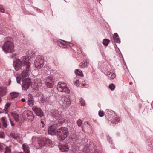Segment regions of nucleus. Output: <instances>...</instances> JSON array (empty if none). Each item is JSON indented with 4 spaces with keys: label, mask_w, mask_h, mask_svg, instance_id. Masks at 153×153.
Instances as JSON below:
<instances>
[{
    "label": "nucleus",
    "mask_w": 153,
    "mask_h": 153,
    "mask_svg": "<svg viewBox=\"0 0 153 153\" xmlns=\"http://www.w3.org/2000/svg\"><path fill=\"white\" fill-rule=\"evenodd\" d=\"M80 102L81 106H85V101L83 100V99L81 98L80 99Z\"/></svg>",
    "instance_id": "c85d7f7f"
},
{
    "label": "nucleus",
    "mask_w": 153,
    "mask_h": 153,
    "mask_svg": "<svg viewBox=\"0 0 153 153\" xmlns=\"http://www.w3.org/2000/svg\"><path fill=\"white\" fill-rule=\"evenodd\" d=\"M87 62H82L80 63L79 65V68H84L87 67Z\"/></svg>",
    "instance_id": "4be33fe9"
},
{
    "label": "nucleus",
    "mask_w": 153,
    "mask_h": 153,
    "mask_svg": "<svg viewBox=\"0 0 153 153\" xmlns=\"http://www.w3.org/2000/svg\"><path fill=\"white\" fill-rule=\"evenodd\" d=\"M105 74L106 75L108 76V78L110 79H114L116 76L114 73L109 71L106 72Z\"/></svg>",
    "instance_id": "4468645a"
},
{
    "label": "nucleus",
    "mask_w": 153,
    "mask_h": 153,
    "mask_svg": "<svg viewBox=\"0 0 153 153\" xmlns=\"http://www.w3.org/2000/svg\"><path fill=\"white\" fill-rule=\"evenodd\" d=\"M9 83H10L11 82V80H10V79H9Z\"/></svg>",
    "instance_id": "603ef678"
},
{
    "label": "nucleus",
    "mask_w": 153,
    "mask_h": 153,
    "mask_svg": "<svg viewBox=\"0 0 153 153\" xmlns=\"http://www.w3.org/2000/svg\"><path fill=\"white\" fill-rule=\"evenodd\" d=\"M60 123L58 122V123H56V124H54V125H56V127H57V128L59 127V126L60 125Z\"/></svg>",
    "instance_id": "a18cd8bd"
},
{
    "label": "nucleus",
    "mask_w": 153,
    "mask_h": 153,
    "mask_svg": "<svg viewBox=\"0 0 153 153\" xmlns=\"http://www.w3.org/2000/svg\"><path fill=\"white\" fill-rule=\"evenodd\" d=\"M2 47V50L6 53H12L14 51L13 43L10 41H6Z\"/></svg>",
    "instance_id": "7ed1b4c3"
},
{
    "label": "nucleus",
    "mask_w": 153,
    "mask_h": 153,
    "mask_svg": "<svg viewBox=\"0 0 153 153\" xmlns=\"http://www.w3.org/2000/svg\"><path fill=\"white\" fill-rule=\"evenodd\" d=\"M77 123L79 126H80L82 124L81 120L80 119H78L77 121Z\"/></svg>",
    "instance_id": "473e14b6"
},
{
    "label": "nucleus",
    "mask_w": 153,
    "mask_h": 153,
    "mask_svg": "<svg viewBox=\"0 0 153 153\" xmlns=\"http://www.w3.org/2000/svg\"><path fill=\"white\" fill-rule=\"evenodd\" d=\"M63 41V42H64V41ZM59 43H60L61 44H62L63 45H65V44H66V43H65H65H63L62 42H59Z\"/></svg>",
    "instance_id": "09e8293b"
},
{
    "label": "nucleus",
    "mask_w": 153,
    "mask_h": 153,
    "mask_svg": "<svg viewBox=\"0 0 153 153\" xmlns=\"http://www.w3.org/2000/svg\"><path fill=\"white\" fill-rule=\"evenodd\" d=\"M52 114L54 117L56 119H59L61 117L60 112L57 110L54 111L52 112Z\"/></svg>",
    "instance_id": "2eb2a0df"
},
{
    "label": "nucleus",
    "mask_w": 153,
    "mask_h": 153,
    "mask_svg": "<svg viewBox=\"0 0 153 153\" xmlns=\"http://www.w3.org/2000/svg\"><path fill=\"white\" fill-rule=\"evenodd\" d=\"M57 88L59 91L68 93L70 92L69 89L68 88L66 84L62 82L58 83L57 85Z\"/></svg>",
    "instance_id": "39448f33"
},
{
    "label": "nucleus",
    "mask_w": 153,
    "mask_h": 153,
    "mask_svg": "<svg viewBox=\"0 0 153 153\" xmlns=\"http://www.w3.org/2000/svg\"><path fill=\"white\" fill-rule=\"evenodd\" d=\"M120 120L119 118L117 117L116 116H114L113 117L112 122L116 123L119 122Z\"/></svg>",
    "instance_id": "5701e85b"
},
{
    "label": "nucleus",
    "mask_w": 153,
    "mask_h": 153,
    "mask_svg": "<svg viewBox=\"0 0 153 153\" xmlns=\"http://www.w3.org/2000/svg\"><path fill=\"white\" fill-rule=\"evenodd\" d=\"M1 144H2L1 143H0V146L1 145Z\"/></svg>",
    "instance_id": "5fc2aeb1"
},
{
    "label": "nucleus",
    "mask_w": 153,
    "mask_h": 153,
    "mask_svg": "<svg viewBox=\"0 0 153 153\" xmlns=\"http://www.w3.org/2000/svg\"><path fill=\"white\" fill-rule=\"evenodd\" d=\"M24 82L22 86L23 89L24 90H27L29 88L30 85V83L27 82H25V84H24Z\"/></svg>",
    "instance_id": "412c9836"
},
{
    "label": "nucleus",
    "mask_w": 153,
    "mask_h": 153,
    "mask_svg": "<svg viewBox=\"0 0 153 153\" xmlns=\"http://www.w3.org/2000/svg\"><path fill=\"white\" fill-rule=\"evenodd\" d=\"M0 128H1V124L0 123Z\"/></svg>",
    "instance_id": "4d7b16f0"
},
{
    "label": "nucleus",
    "mask_w": 153,
    "mask_h": 153,
    "mask_svg": "<svg viewBox=\"0 0 153 153\" xmlns=\"http://www.w3.org/2000/svg\"><path fill=\"white\" fill-rule=\"evenodd\" d=\"M45 138L43 137L40 139L38 142V144L40 147L42 148L45 145Z\"/></svg>",
    "instance_id": "dca6fc26"
},
{
    "label": "nucleus",
    "mask_w": 153,
    "mask_h": 153,
    "mask_svg": "<svg viewBox=\"0 0 153 153\" xmlns=\"http://www.w3.org/2000/svg\"><path fill=\"white\" fill-rule=\"evenodd\" d=\"M99 115L100 117H102L104 115V113L103 111H99Z\"/></svg>",
    "instance_id": "e433bc0d"
},
{
    "label": "nucleus",
    "mask_w": 153,
    "mask_h": 153,
    "mask_svg": "<svg viewBox=\"0 0 153 153\" xmlns=\"http://www.w3.org/2000/svg\"><path fill=\"white\" fill-rule=\"evenodd\" d=\"M11 125L12 126H15L14 124L13 123L10 118L9 119Z\"/></svg>",
    "instance_id": "c03bdc74"
},
{
    "label": "nucleus",
    "mask_w": 153,
    "mask_h": 153,
    "mask_svg": "<svg viewBox=\"0 0 153 153\" xmlns=\"http://www.w3.org/2000/svg\"><path fill=\"white\" fill-rule=\"evenodd\" d=\"M64 41V42H65L66 43H69V44L68 45H69L70 47H72L74 45V44H72V43L68 42H65V41Z\"/></svg>",
    "instance_id": "79ce46f5"
},
{
    "label": "nucleus",
    "mask_w": 153,
    "mask_h": 153,
    "mask_svg": "<svg viewBox=\"0 0 153 153\" xmlns=\"http://www.w3.org/2000/svg\"><path fill=\"white\" fill-rule=\"evenodd\" d=\"M129 84H130V85H131V82H130V83H129Z\"/></svg>",
    "instance_id": "13d9d810"
},
{
    "label": "nucleus",
    "mask_w": 153,
    "mask_h": 153,
    "mask_svg": "<svg viewBox=\"0 0 153 153\" xmlns=\"http://www.w3.org/2000/svg\"><path fill=\"white\" fill-rule=\"evenodd\" d=\"M75 151H74V150H72V153H75Z\"/></svg>",
    "instance_id": "3c124183"
},
{
    "label": "nucleus",
    "mask_w": 153,
    "mask_h": 153,
    "mask_svg": "<svg viewBox=\"0 0 153 153\" xmlns=\"http://www.w3.org/2000/svg\"><path fill=\"white\" fill-rule=\"evenodd\" d=\"M0 138H4V133L2 132H0Z\"/></svg>",
    "instance_id": "a19ab883"
},
{
    "label": "nucleus",
    "mask_w": 153,
    "mask_h": 153,
    "mask_svg": "<svg viewBox=\"0 0 153 153\" xmlns=\"http://www.w3.org/2000/svg\"><path fill=\"white\" fill-rule=\"evenodd\" d=\"M59 103L63 108L68 107L70 105L71 102L69 97H62L59 100Z\"/></svg>",
    "instance_id": "20e7f679"
},
{
    "label": "nucleus",
    "mask_w": 153,
    "mask_h": 153,
    "mask_svg": "<svg viewBox=\"0 0 153 153\" xmlns=\"http://www.w3.org/2000/svg\"><path fill=\"white\" fill-rule=\"evenodd\" d=\"M28 100L27 101V103L29 106L30 107L33 106L34 104V100L32 95L29 94L28 95Z\"/></svg>",
    "instance_id": "9b49d317"
},
{
    "label": "nucleus",
    "mask_w": 153,
    "mask_h": 153,
    "mask_svg": "<svg viewBox=\"0 0 153 153\" xmlns=\"http://www.w3.org/2000/svg\"><path fill=\"white\" fill-rule=\"evenodd\" d=\"M6 93V88L5 87H0V96L5 95Z\"/></svg>",
    "instance_id": "f3484780"
},
{
    "label": "nucleus",
    "mask_w": 153,
    "mask_h": 153,
    "mask_svg": "<svg viewBox=\"0 0 153 153\" xmlns=\"http://www.w3.org/2000/svg\"><path fill=\"white\" fill-rule=\"evenodd\" d=\"M21 101L23 102H24L26 100L25 98H22L21 99Z\"/></svg>",
    "instance_id": "de8ad7c7"
},
{
    "label": "nucleus",
    "mask_w": 153,
    "mask_h": 153,
    "mask_svg": "<svg viewBox=\"0 0 153 153\" xmlns=\"http://www.w3.org/2000/svg\"><path fill=\"white\" fill-rule=\"evenodd\" d=\"M59 149L62 152L67 151L69 149L68 145L66 143L61 144L59 146Z\"/></svg>",
    "instance_id": "f8f14e48"
},
{
    "label": "nucleus",
    "mask_w": 153,
    "mask_h": 153,
    "mask_svg": "<svg viewBox=\"0 0 153 153\" xmlns=\"http://www.w3.org/2000/svg\"><path fill=\"white\" fill-rule=\"evenodd\" d=\"M115 86L113 84H111L109 86V88L111 90L113 91L115 88Z\"/></svg>",
    "instance_id": "cd10ccee"
},
{
    "label": "nucleus",
    "mask_w": 153,
    "mask_h": 153,
    "mask_svg": "<svg viewBox=\"0 0 153 153\" xmlns=\"http://www.w3.org/2000/svg\"><path fill=\"white\" fill-rule=\"evenodd\" d=\"M74 84L76 86H79V80L77 79L75 81H74Z\"/></svg>",
    "instance_id": "c9c22d12"
},
{
    "label": "nucleus",
    "mask_w": 153,
    "mask_h": 153,
    "mask_svg": "<svg viewBox=\"0 0 153 153\" xmlns=\"http://www.w3.org/2000/svg\"><path fill=\"white\" fill-rule=\"evenodd\" d=\"M93 153H101L99 151H98L96 149V150H94Z\"/></svg>",
    "instance_id": "49530a36"
},
{
    "label": "nucleus",
    "mask_w": 153,
    "mask_h": 153,
    "mask_svg": "<svg viewBox=\"0 0 153 153\" xmlns=\"http://www.w3.org/2000/svg\"><path fill=\"white\" fill-rule=\"evenodd\" d=\"M22 148L25 153H30L29 149L30 146L29 144L24 143L22 145Z\"/></svg>",
    "instance_id": "ddd939ff"
},
{
    "label": "nucleus",
    "mask_w": 153,
    "mask_h": 153,
    "mask_svg": "<svg viewBox=\"0 0 153 153\" xmlns=\"http://www.w3.org/2000/svg\"><path fill=\"white\" fill-rule=\"evenodd\" d=\"M44 60L41 56L39 55L37 56L34 62L35 66L38 69H40L44 65Z\"/></svg>",
    "instance_id": "423d86ee"
},
{
    "label": "nucleus",
    "mask_w": 153,
    "mask_h": 153,
    "mask_svg": "<svg viewBox=\"0 0 153 153\" xmlns=\"http://www.w3.org/2000/svg\"><path fill=\"white\" fill-rule=\"evenodd\" d=\"M10 95L12 98L13 99L18 97L19 94L16 92H13L11 93Z\"/></svg>",
    "instance_id": "393cba45"
},
{
    "label": "nucleus",
    "mask_w": 153,
    "mask_h": 153,
    "mask_svg": "<svg viewBox=\"0 0 153 153\" xmlns=\"http://www.w3.org/2000/svg\"><path fill=\"white\" fill-rule=\"evenodd\" d=\"M41 85L42 84L40 83H36L35 84V85H36V86L37 88H39V87L41 86Z\"/></svg>",
    "instance_id": "ea45409f"
},
{
    "label": "nucleus",
    "mask_w": 153,
    "mask_h": 153,
    "mask_svg": "<svg viewBox=\"0 0 153 153\" xmlns=\"http://www.w3.org/2000/svg\"><path fill=\"white\" fill-rule=\"evenodd\" d=\"M22 60L17 59L13 63L15 69L18 71L23 68V71L21 75L23 77L27 76L30 70V63L28 61L27 58L26 56H23L21 58Z\"/></svg>",
    "instance_id": "f257e3e1"
},
{
    "label": "nucleus",
    "mask_w": 153,
    "mask_h": 153,
    "mask_svg": "<svg viewBox=\"0 0 153 153\" xmlns=\"http://www.w3.org/2000/svg\"><path fill=\"white\" fill-rule=\"evenodd\" d=\"M10 105V104L9 103H7L5 106V109H6Z\"/></svg>",
    "instance_id": "58836bf2"
},
{
    "label": "nucleus",
    "mask_w": 153,
    "mask_h": 153,
    "mask_svg": "<svg viewBox=\"0 0 153 153\" xmlns=\"http://www.w3.org/2000/svg\"><path fill=\"white\" fill-rule=\"evenodd\" d=\"M118 37H118V34L116 33H115L114 34V36L113 37V39L117 38Z\"/></svg>",
    "instance_id": "4c0bfd02"
},
{
    "label": "nucleus",
    "mask_w": 153,
    "mask_h": 153,
    "mask_svg": "<svg viewBox=\"0 0 153 153\" xmlns=\"http://www.w3.org/2000/svg\"><path fill=\"white\" fill-rule=\"evenodd\" d=\"M10 136L11 137L16 140H19L20 138V137L17 134L14 133H11L10 134Z\"/></svg>",
    "instance_id": "aec40b11"
},
{
    "label": "nucleus",
    "mask_w": 153,
    "mask_h": 153,
    "mask_svg": "<svg viewBox=\"0 0 153 153\" xmlns=\"http://www.w3.org/2000/svg\"><path fill=\"white\" fill-rule=\"evenodd\" d=\"M1 98L0 97V102H1Z\"/></svg>",
    "instance_id": "864d4df0"
},
{
    "label": "nucleus",
    "mask_w": 153,
    "mask_h": 153,
    "mask_svg": "<svg viewBox=\"0 0 153 153\" xmlns=\"http://www.w3.org/2000/svg\"><path fill=\"white\" fill-rule=\"evenodd\" d=\"M22 115L25 119H27L32 120L34 118L32 112L29 110L24 112Z\"/></svg>",
    "instance_id": "0eeeda50"
},
{
    "label": "nucleus",
    "mask_w": 153,
    "mask_h": 153,
    "mask_svg": "<svg viewBox=\"0 0 153 153\" xmlns=\"http://www.w3.org/2000/svg\"><path fill=\"white\" fill-rule=\"evenodd\" d=\"M75 74L77 75L80 76H83L82 71L78 69H77L75 71Z\"/></svg>",
    "instance_id": "b1692460"
},
{
    "label": "nucleus",
    "mask_w": 153,
    "mask_h": 153,
    "mask_svg": "<svg viewBox=\"0 0 153 153\" xmlns=\"http://www.w3.org/2000/svg\"><path fill=\"white\" fill-rule=\"evenodd\" d=\"M45 145L49 146L52 147L53 146L52 141L48 138H46Z\"/></svg>",
    "instance_id": "6ab92c4d"
},
{
    "label": "nucleus",
    "mask_w": 153,
    "mask_h": 153,
    "mask_svg": "<svg viewBox=\"0 0 153 153\" xmlns=\"http://www.w3.org/2000/svg\"><path fill=\"white\" fill-rule=\"evenodd\" d=\"M14 119L16 122H18L19 120V114H16L14 117Z\"/></svg>",
    "instance_id": "c756f323"
},
{
    "label": "nucleus",
    "mask_w": 153,
    "mask_h": 153,
    "mask_svg": "<svg viewBox=\"0 0 153 153\" xmlns=\"http://www.w3.org/2000/svg\"><path fill=\"white\" fill-rule=\"evenodd\" d=\"M5 10L4 8L2 5H0V12L4 13Z\"/></svg>",
    "instance_id": "f704fd0d"
},
{
    "label": "nucleus",
    "mask_w": 153,
    "mask_h": 153,
    "mask_svg": "<svg viewBox=\"0 0 153 153\" xmlns=\"http://www.w3.org/2000/svg\"><path fill=\"white\" fill-rule=\"evenodd\" d=\"M53 79L51 76L48 77L46 79L45 85L48 88H52L53 85Z\"/></svg>",
    "instance_id": "1a4fd4ad"
},
{
    "label": "nucleus",
    "mask_w": 153,
    "mask_h": 153,
    "mask_svg": "<svg viewBox=\"0 0 153 153\" xmlns=\"http://www.w3.org/2000/svg\"><path fill=\"white\" fill-rule=\"evenodd\" d=\"M1 46V42H0V46Z\"/></svg>",
    "instance_id": "6e6d98bb"
},
{
    "label": "nucleus",
    "mask_w": 153,
    "mask_h": 153,
    "mask_svg": "<svg viewBox=\"0 0 153 153\" xmlns=\"http://www.w3.org/2000/svg\"><path fill=\"white\" fill-rule=\"evenodd\" d=\"M6 117H2L1 118V120L3 126L5 128H6L7 126V122L6 120Z\"/></svg>",
    "instance_id": "a211bd4d"
},
{
    "label": "nucleus",
    "mask_w": 153,
    "mask_h": 153,
    "mask_svg": "<svg viewBox=\"0 0 153 153\" xmlns=\"http://www.w3.org/2000/svg\"><path fill=\"white\" fill-rule=\"evenodd\" d=\"M57 128L56 125H52L50 126L48 129V132L49 134L53 135L56 134V129Z\"/></svg>",
    "instance_id": "6e6552de"
},
{
    "label": "nucleus",
    "mask_w": 153,
    "mask_h": 153,
    "mask_svg": "<svg viewBox=\"0 0 153 153\" xmlns=\"http://www.w3.org/2000/svg\"><path fill=\"white\" fill-rule=\"evenodd\" d=\"M41 123L42 124H43L44 123V122L43 121H41Z\"/></svg>",
    "instance_id": "8fccbe9b"
},
{
    "label": "nucleus",
    "mask_w": 153,
    "mask_h": 153,
    "mask_svg": "<svg viewBox=\"0 0 153 153\" xmlns=\"http://www.w3.org/2000/svg\"><path fill=\"white\" fill-rule=\"evenodd\" d=\"M113 39L115 42L117 43H120V40L119 37L114 39Z\"/></svg>",
    "instance_id": "72a5a7b5"
},
{
    "label": "nucleus",
    "mask_w": 153,
    "mask_h": 153,
    "mask_svg": "<svg viewBox=\"0 0 153 153\" xmlns=\"http://www.w3.org/2000/svg\"><path fill=\"white\" fill-rule=\"evenodd\" d=\"M48 101V99L45 97H43L41 98V102L42 103H44L45 102Z\"/></svg>",
    "instance_id": "2f4dec72"
},
{
    "label": "nucleus",
    "mask_w": 153,
    "mask_h": 153,
    "mask_svg": "<svg viewBox=\"0 0 153 153\" xmlns=\"http://www.w3.org/2000/svg\"><path fill=\"white\" fill-rule=\"evenodd\" d=\"M5 147L4 146L1 144V145L0 146V152H3L4 150L5 149Z\"/></svg>",
    "instance_id": "7c9ffc66"
},
{
    "label": "nucleus",
    "mask_w": 153,
    "mask_h": 153,
    "mask_svg": "<svg viewBox=\"0 0 153 153\" xmlns=\"http://www.w3.org/2000/svg\"><path fill=\"white\" fill-rule=\"evenodd\" d=\"M56 133L58 138L61 141L65 139L69 134L68 129L64 127H61L58 129L56 131Z\"/></svg>",
    "instance_id": "f03ea898"
},
{
    "label": "nucleus",
    "mask_w": 153,
    "mask_h": 153,
    "mask_svg": "<svg viewBox=\"0 0 153 153\" xmlns=\"http://www.w3.org/2000/svg\"><path fill=\"white\" fill-rule=\"evenodd\" d=\"M4 153H11V149L9 147H5Z\"/></svg>",
    "instance_id": "bb28decb"
},
{
    "label": "nucleus",
    "mask_w": 153,
    "mask_h": 153,
    "mask_svg": "<svg viewBox=\"0 0 153 153\" xmlns=\"http://www.w3.org/2000/svg\"><path fill=\"white\" fill-rule=\"evenodd\" d=\"M32 108L37 115L40 117L43 116V113L41 108L36 106H33Z\"/></svg>",
    "instance_id": "9d476101"
},
{
    "label": "nucleus",
    "mask_w": 153,
    "mask_h": 153,
    "mask_svg": "<svg viewBox=\"0 0 153 153\" xmlns=\"http://www.w3.org/2000/svg\"><path fill=\"white\" fill-rule=\"evenodd\" d=\"M110 42V41L109 39H104L103 40V44L105 46H107L108 45Z\"/></svg>",
    "instance_id": "a878e982"
},
{
    "label": "nucleus",
    "mask_w": 153,
    "mask_h": 153,
    "mask_svg": "<svg viewBox=\"0 0 153 153\" xmlns=\"http://www.w3.org/2000/svg\"><path fill=\"white\" fill-rule=\"evenodd\" d=\"M16 81H17V82L18 83H20V78L17 77L16 78Z\"/></svg>",
    "instance_id": "37998d69"
}]
</instances>
